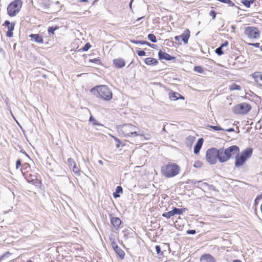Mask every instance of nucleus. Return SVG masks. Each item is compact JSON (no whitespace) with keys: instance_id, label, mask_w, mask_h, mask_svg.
<instances>
[{"instance_id":"obj_1","label":"nucleus","mask_w":262,"mask_h":262,"mask_svg":"<svg viewBox=\"0 0 262 262\" xmlns=\"http://www.w3.org/2000/svg\"><path fill=\"white\" fill-rule=\"evenodd\" d=\"M91 92L97 97L101 98L105 101L110 100L113 97L111 90L107 85H97L91 90Z\"/></svg>"},{"instance_id":"obj_2","label":"nucleus","mask_w":262,"mask_h":262,"mask_svg":"<svg viewBox=\"0 0 262 262\" xmlns=\"http://www.w3.org/2000/svg\"><path fill=\"white\" fill-rule=\"evenodd\" d=\"M180 171V166L173 163L164 165L161 168L162 174L166 178L174 177L179 173Z\"/></svg>"},{"instance_id":"obj_3","label":"nucleus","mask_w":262,"mask_h":262,"mask_svg":"<svg viewBox=\"0 0 262 262\" xmlns=\"http://www.w3.org/2000/svg\"><path fill=\"white\" fill-rule=\"evenodd\" d=\"M252 152V148H248L242 151L240 154L239 153L237 154L235 158V167H239L242 166L246 161V160L251 157Z\"/></svg>"},{"instance_id":"obj_4","label":"nucleus","mask_w":262,"mask_h":262,"mask_svg":"<svg viewBox=\"0 0 262 262\" xmlns=\"http://www.w3.org/2000/svg\"><path fill=\"white\" fill-rule=\"evenodd\" d=\"M137 127L131 124H124L120 126L118 128V130L121 135L124 137H129L131 136H137Z\"/></svg>"},{"instance_id":"obj_5","label":"nucleus","mask_w":262,"mask_h":262,"mask_svg":"<svg viewBox=\"0 0 262 262\" xmlns=\"http://www.w3.org/2000/svg\"><path fill=\"white\" fill-rule=\"evenodd\" d=\"M23 5L21 0H14L10 3L7 7L8 14L11 16H15L20 11Z\"/></svg>"},{"instance_id":"obj_6","label":"nucleus","mask_w":262,"mask_h":262,"mask_svg":"<svg viewBox=\"0 0 262 262\" xmlns=\"http://www.w3.org/2000/svg\"><path fill=\"white\" fill-rule=\"evenodd\" d=\"M218 149L211 148L206 152V160L210 164H214L217 162Z\"/></svg>"},{"instance_id":"obj_7","label":"nucleus","mask_w":262,"mask_h":262,"mask_svg":"<svg viewBox=\"0 0 262 262\" xmlns=\"http://www.w3.org/2000/svg\"><path fill=\"white\" fill-rule=\"evenodd\" d=\"M244 33L250 39H257L260 36L259 29L253 26L246 27L244 30Z\"/></svg>"},{"instance_id":"obj_8","label":"nucleus","mask_w":262,"mask_h":262,"mask_svg":"<svg viewBox=\"0 0 262 262\" xmlns=\"http://www.w3.org/2000/svg\"><path fill=\"white\" fill-rule=\"evenodd\" d=\"M251 109L250 104L246 103H242L237 104L233 108V112L236 114H245L248 113Z\"/></svg>"},{"instance_id":"obj_9","label":"nucleus","mask_w":262,"mask_h":262,"mask_svg":"<svg viewBox=\"0 0 262 262\" xmlns=\"http://www.w3.org/2000/svg\"><path fill=\"white\" fill-rule=\"evenodd\" d=\"M239 153V148L236 145H232L225 149V155H227L228 160L232 156L237 155Z\"/></svg>"},{"instance_id":"obj_10","label":"nucleus","mask_w":262,"mask_h":262,"mask_svg":"<svg viewBox=\"0 0 262 262\" xmlns=\"http://www.w3.org/2000/svg\"><path fill=\"white\" fill-rule=\"evenodd\" d=\"M183 212L182 209L174 208L172 210L163 213L162 216L167 219H169L176 214H182Z\"/></svg>"},{"instance_id":"obj_11","label":"nucleus","mask_w":262,"mask_h":262,"mask_svg":"<svg viewBox=\"0 0 262 262\" xmlns=\"http://www.w3.org/2000/svg\"><path fill=\"white\" fill-rule=\"evenodd\" d=\"M217 152V159L220 162L224 163L228 161V158L226 157L227 155L224 154L225 153V149L224 148L218 149Z\"/></svg>"},{"instance_id":"obj_12","label":"nucleus","mask_w":262,"mask_h":262,"mask_svg":"<svg viewBox=\"0 0 262 262\" xmlns=\"http://www.w3.org/2000/svg\"><path fill=\"white\" fill-rule=\"evenodd\" d=\"M159 58L160 60H166L167 61H170L175 58L174 57L170 55L165 52L160 50L158 53Z\"/></svg>"},{"instance_id":"obj_13","label":"nucleus","mask_w":262,"mask_h":262,"mask_svg":"<svg viewBox=\"0 0 262 262\" xmlns=\"http://www.w3.org/2000/svg\"><path fill=\"white\" fill-rule=\"evenodd\" d=\"M113 63L117 68H122L125 66V62L123 59L119 58L113 60Z\"/></svg>"},{"instance_id":"obj_14","label":"nucleus","mask_w":262,"mask_h":262,"mask_svg":"<svg viewBox=\"0 0 262 262\" xmlns=\"http://www.w3.org/2000/svg\"><path fill=\"white\" fill-rule=\"evenodd\" d=\"M201 262H214V257L209 254H205L201 256L200 258Z\"/></svg>"},{"instance_id":"obj_15","label":"nucleus","mask_w":262,"mask_h":262,"mask_svg":"<svg viewBox=\"0 0 262 262\" xmlns=\"http://www.w3.org/2000/svg\"><path fill=\"white\" fill-rule=\"evenodd\" d=\"M190 31L186 29L185 30L183 34L180 36V38L183 41L184 43L186 44L188 43V39L190 37Z\"/></svg>"},{"instance_id":"obj_16","label":"nucleus","mask_w":262,"mask_h":262,"mask_svg":"<svg viewBox=\"0 0 262 262\" xmlns=\"http://www.w3.org/2000/svg\"><path fill=\"white\" fill-rule=\"evenodd\" d=\"M203 141L204 140L203 138H200L198 139L196 144L194 145V153L195 154H198L202 146Z\"/></svg>"},{"instance_id":"obj_17","label":"nucleus","mask_w":262,"mask_h":262,"mask_svg":"<svg viewBox=\"0 0 262 262\" xmlns=\"http://www.w3.org/2000/svg\"><path fill=\"white\" fill-rule=\"evenodd\" d=\"M29 37L36 42L43 43V38L38 34H31L29 35Z\"/></svg>"},{"instance_id":"obj_18","label":"nucleus","mask_w":262,"mask_h":262,"mask_svg":"<svg viewBox=\"0 0 262 262\" xmlns=\"http://www.w3.org/2000/svg\"><path fill=\"white\" fill-rule=\"evenodd\" d=\"M111 222L114 228L116 229H118L119 228V226L121 224V220L116 217H113L111 219Z\"/></svg>"},{"instance_id":"obj_19","label":"nucleus","mask_w":262,"mask_h":262,"mask_svg":"<svg viewBox=\"0 0 262 262\" xmlns=\"http://www.w3.org/2000/svg\"><path fill=\"white\" fill-rule=\"evenodd\" d=\"M253 77L256 82L262 86V74L260 73H254Z\"/></svg>"},{"instance_id":"obj_20","label":"nucleus","mask_w":262,"mask_h":262,"mask_svg":"<svg viewBox=\"0 0 262 262\" xmlns=\"http://www.w3.org/2000/svg\"><path fill=\"white\" fill-rule=\"evenodd\" d=\"M144 62L147 65L149 66L156 65L158 63V61L157 59L151 57H148L145 58L144 60Z\"/></svg>"},{"instance_id":"obj_21","label":"nucleus","mask_w":262,"mask_h":262,"mask_svg":"<svg viewBox=\"0 0 262 262\" xmlns=\"http://www.w3.org/2000/svg\"><path fill=\"white\" fill-rule=\"evenodd\" d=\"M180 97L183 99V97L178 93L170 92L169 93V98L171 100H176Z\"/></svg>"},{"instance_id":"obj_22","label":"nucleus","mask_w":262,"mask_h":262,"mask_svg":"<svg viewBox=\"0 0 262 262\" xmlns=\"http://www.w3.org/2000/svg\"><path fill=\"white\" fill-rule=\"evenodd\" d=\"M15 26V23H11V25L7 27L8 28V31L7 32L6 35L8 37H11L13 36V31L14 30Z\"/></svg>"},{"instance_id":"obj_23","label":"nucleus","mask_w":262,"mask_h":262,"mask_svg":"<svg viewBox=\"0 0 262 262\" xmlns=\"http://www.w3.org/2000/svg\"><path fill=\"white\" fill-rule=\"evenodd\" d=\"M114 251L121 259L124 258L125 255L124 252L119 246H116Z\"/></svg>"},{"instance_id":"obj_24","label":"nucleus","mask_w":262,"mask_h":262,"mask_svg":"<svg viewBox=\"0 0 262 262\" xmlns=\"http://www.w3.org/2000/svg\"><path fill=\"white\" fill-rule=\"evenodd\" d=\"M123 192V189L121 186H118L116 188V191L113 193V196L115 198H117L120 196V193Z\"/></svg>"},{"instance_id":"obj_25","label":"nucleus","mask_w":262,"mask_h":262,"mask_svg":"<svg viewBox=\"0 0 262 262\" xmlns=\"http://www.w3.org/2000/svg\"><path fill=\"white\" fill-rule=\"evenodd\" d=\"M229 90L230 91L238 90L241 91L242 88L240 85L236 84V83H232L229 86Z\"/></svg>"},{"instance_id":"obj_26","label":"nucleus","mask_w":262,"mask_h":262,"mask_svg":"<svg viewBox=\"0 0 262 262\" xmlns=\"http://www.w3.org/2000/svg\"><path fill=\"white\" fill-rule=\"evenodd\" d=\"M203 186H207L208 189L209 190H212V191H217V190H216V189L215 188V186H214L213 185H209L208 184H207V183H204L203 184Z\"/></svg>"},{"instance_id":"obj_27","label":"nucleus","mask_w":262,"mask_h":262,"mask_svg":"<svg viewBox=\"0 0 262 262\" xmlns=\"http://www.w3.org/2000/svg\"><path fill=\"white\" fill-rule=\"evenodd\" d=\"M59 28L58 27L55 26V27H50L48 29V31L50 34L53 35L54 34V32L55 30H57Z\"/></svg>"},{"instance_id":"obj_28","label":"nucleus","mask_w":262,"mask_h":262,"mask_svg":"<svg viewBox=\"0 0 262 262\" xmlns=\"http://www.w3.org/2000/svg\"><path fill=\"white\" fill-rule=\"evenodd\" d=\"M130 42L135 44L148 45V42L147 41L130 40Z\"/></svg>"},{"instance_id":"obj_29","label":"nucleus","mask_w":262,"mask_h":262,"mask_svg":"<svg viewBox=\"0 0 262 262\" xmlns=\"http://www.w3.org/2000/svg\"><path fill=\"white\" fill-rule=\"evenodd\" d=\"M193 70L197 73H203L204 71V69L201 66H195Z\"/></svg>"},{"instance_id":"obj_30","label":"nucleus","mask_w":262,"mask_h":262,"mask_svg":"<svg viewBox=\"0 0 262 262\" xmlns=\"http://www.w3.org/2000/svg\"><path fill=\"white\" fill-rule=\"evenodd\" d=\"M148 39L152 42H156L157 39L156 36L153 34H149L147 36Z\"/></svg>"},{"instance_id":"obj_31","label":"nucleus","mask_w":262,"mask_h":262,"mask_svg":"<svg viewBox=\"0 0 262 262\" xmlns=\"http://www.w3.org/2000/svg\"><path fill=\"white\" fill-rule=\"evenodd\" d=\"M89 121L90 122L93 123V125L102 126V125L101 123L97 122V121L96 120V119L94 118L93 117V116H91L90 117Z\"/></svg>"},{"instance_id":"obj_32","label":"nucleus","mask_w":262,"mask_h":262,"mask_svg":"<svg viewBox=\"0 0 262 262\" xmlns=\"http://www.w3.org/2000/svg\"><path fill=\"white\" fill-rule=\"evenodd\" d=\"M207 126L210 128H212V129L215 130H217V131L224 130V129L223 128H222V127H221L219 126H212V125H208Z\"/></svg>"},{"instance_id":"obj_33","label":"nucleus","mask_w":262,"mask_h":262,"mask_svg":"<svg viewBox=\"0 0 262 262\" xmlns=\"http://www.w3.org/2000/svg\"><path fill=\"white\" fill-rule=\"evenodd\" d=\"M241 2L247 8H250L251 6V4L249 0H241Z\"/></svg>"},{"instance_id":"obj_34","label":"nucleus","mask_w":262,"mask_h":262,"mask_svg":"<svg viewBox=\"0 0 262 262\" xmlns=\"http://www.w3.org/2000/svg\"><path fill=\"white\" fill-rule=\"evenodd\" d=\"M215 52L216 54H217L219 56H221L224 54V52L223 51V48H222V47H219V48H217L215 50Z\"/></svg>"},{"instance_id":"obj_35","label":"nucleus","mask_w":262,"mask_h":262,"mask_svg":"<svg viewBox=\"0 0 262 262\" xmlns=\"http://www.w3.org/2000/svg\"><path fill=\"white\" fill-rule=\"evenodd\" d=\"M91 47V45L90 43H86L84 46L81 49L83 51H87Z\"/></svg>"},{"instance_id":"obj_36","label":"nucleus","mask_w":262,"mask_h":262,"mask_svg":"<svg viewBox=\"0 0 262 262\" xmlns=\"http://www.w3.org/2000/svg\"><path fill=\"white\" fill-rule=\"evenodd\" d=\"M73 171L75 173H78L80 171L79 168L76 166L75 163L73 164Z\"/></svg>"},{"instance_id":"obj_37","label":"nucleus","mask_w":262,"mask_h":262,"mask_svg":"<svg viewBox=\"0 0 262 262\" xmlns=\"http://www.w3.org/2000/svg\"><path fill=\"white\" fill-rule=\"evenodd\" d=\"M112 137L114 138V139L115 140V141L117 143V144H116V147L117 148H119L120 147V144L121 143L120 140L118 138H117L114 136H112Z\"/></svg>"},{"instance_id":"obj_38","label":"nucleus","mask_w":262,"mask_h":262,"mask_svg":"<svg viewBox=\"0 0 262 262\" xmlns=\"http://www.w3.org/2000/svg\"><path fill=\"white\" fill-rule=\"evenodd\" d=\"M137 53L139 56H145L146 55V53L143 50L137 51Z\"/></svg>"},{"instance_id":"obj_39","label":"nucleus","mask_w":262,"mask_h":262,"mask_svg":"<svg viewBox=\"0 0 262 262\" xmlns=\"http://www.w3.org/2000/svg\"><path fill=\"white\" fill-rule=\"evenodd\" d=\"M209 15L212 16V18L214 19L216 17V12L214 10H211L209 13Z\"/></svg>"},{"instance_id":"obj_40","label":"nucleus","mask_w":262,"mask_h":262,"mask_svg":"<svg viewBox=\"0 0 262 262\" xmlns=\"http://www.w3.org/2000/svg\"><path fill=\"white\" fill-rule=\"evenodd\" d=\"M110 241L111 242H113L115 241V235L113 234H111L109 237Z\"/></svg>"},{"instance_id":"obj_41","label":"nucleus","mask_w":262,"mask_h":262,"mask_svg":"<svg viewBox=\"0 0 262 262\" xmlns=\"http://www.w3.org/2000/svg\"><path fill=\"white\" fill-rule=\"evenodd\" d=\"M68 163L71 166L75 163L74 160L72 158H69L68 160Z\"/></svg>"},{"instance_id":"obj_42","label":"nucleus","mask_w":262,"mask_h":262,"mask_svg":"<svg viewBox=\"0 0 262 262\" xmlns=\"http://www.w3.org/2000/svg\"><path fill=\"white\" fill-rule=\"evenodd\" d=\"M187 233L188 234H195L196 231L195 230H188L187 231Z\"/></svg>"},{"instance_id":"obj_43","label":"nucleus","mask_w":262,"mask_h":262,"mask_svg":"<svg viewBox=\"0 0 262 262\" xmlns=\"http://www.w3.org/2000/svg\"><path fill=\"white\" fill-rule=\"evenodd\" d=\"M201 165H202V163L200 161L195 162L194 164V166L195 167H201Z\"/></svg>"},{"instance_id":"obj_44","label":"nucleus","mask_w":262,"mask_h":262,"mask_svg":"<svg viewBox=\"0 0 262 262\" xmlns=\"http://www.w3.org/2000/svg\"><path fill=\"white\" fill-rule=\"evenodd\" d=\"M155 249L158 254H159L161 252V247L160 246L157 245L155 247Z\"/></svg>"},{"instance_id":"obj_45","label":"nucleus","mask_w":262,"mask_h":262,"mask_svg":"<svg viewBox=\"0 0 262 262\" xmlns=\"http://www.w3.org/2000/svg\"><path fill=\"white\" fill-rule=\"evenodd\" d=\"M228 45H229V42L228 41H225L223 43H222L220 47H222V48H223L224 47L228 46Z\"/></svg>"},{"instance_id":"obj_46","label":"nucleus","mask_w":262,"mask_h":262,"mask_svg":"<svg viewBox=\"0 0 262 262\" xmlns=\"http://www.w3.org/2000/svg\"><path fill=\"white\" fill-rule=\"evenodd\" d=\"M21 165V160H17L16 162V167L17 169H18L19 166Z\"/></svg>"},{"instance_id":"obj_47","label":"nucleus","mask_w":262,"mask_h":262,"mask_svg":"<svg viewBox=\"0 0 262 262\" xmlns=\"http://www.w3.org/2000/svg\"><path fill=\"white\" fill-rule=\"evenodd\" d=\"M111 245H112V247H113V249H114V250H115V247H116V246H118L117 245V244H116V242H115H115H111Z\"/></svg>"},{"instance_id":"obj_48","label":"nucleus","mask_w":262,"mask_h":262,"mask_svg":"<svg viewBox=\"0 0 262 262\" xmlns=\"http://www.w3.org/2000/svg\"><path fill=\"white\" fill-rule=\"evenodd\" d=\"M11 25V23H10L9 20H6L4 24V25H6L7 27H8Z\"/></svg>"},{"instance_id":"obj_49","label":"nucleus","mask_w":262,"mask_h":262,"mask_svg":"<svg viewBox=\"0 0 262 262\" xmlns=\"http://www.w3.org/2000/svg\"><path fill=\"white\" fill-rule=\"evenodd\" d=\"M251 46H254V47L258 48L259 46V43H254L250 44Z\"/></svg>"},{"instance_id":"obj_50","label":"nucleus","mask_w":262,"mask_h":262,"mask_svg":"<svg viewBox=\"0 0 262 262\" xmlns=\"http://www.w3.org/2000/svg\"><path fill=\"white\" fill-rule=\"evenodd\" d=\"M90 61L93 62L97 63L99 61V59L94 58L93 59H91Z\"/></svg>"},{"instance_id":"obj_51","label":"nucleus","mask_w":262,"mask_h":262,"mask_svg":"<svg viewBox=\"0 0 262 262\" xmlns=\"http://www.w3.org/2000/svg\"><path fill=\"white\" fill-rule=\"evenodd\" d=\"M174 39H175V40L176 41L179 42L180 40V39H181L180 38V36H175Z\"/></svg>"},{"instance_id":"obj_52","label":"nucleus","mask_w":262,"mask_h":262,"mask_svg":"<svg viewBox=\"0 0 262 262\" xmlns=\"http://www.w3.org/2000/svg\"><path fill=\"white\" fill-rule=\"evenodd\" d=\"M225 130L228 132H233L234 130V129L233 128H230L229 129H226Z\"/></svg>"},{"instance_id":"obj_53","label":"nucleus","mask_w":262,"mask_h":262,"mask_svg":"<svg viewBox=\"0 0 262 262\" xmlns=\"http://www.w3.org/2000/svg\"><path fill=\"white\" fill-rule=\"evenodd\" d=\"M147 46H149V47H151V48H155V46H156L154 44H151L150 43L148 42V45H147Z\"/></svg>"},{"instance_id":"obj_54","label":"nucleus","mask_w":262,"mask_h":262,"mask_svg":"<svg viewBox=\"0 0 262 262\" xmlns=\"http://www.w3.org/2000/svg\"><path fill=\"white\" fill-rule=\"evenodd\" d=\"M249 1L250 3V4H251V5L252 4H253V3H254V2L256 1V0H249Z\"/></svg>"},{"instance_id":"obj_55","label":"nucleus","mask_w":262,"mask_h":262,"mask_svg":"<svg viewBox=\"0 0 262 262\" xmlns=\"http://www.w3.org/2000/svg\"><path fill=\"white\" fill-rule=\"evenodd\" d=\"M232 262H242V261L239 259H235V260H234Z\"/></svg>"},{"instance_id":"obj_56","label":"nucleus","mask_w":262,"mask_h":262,"mask_svg":"<svg viewBox=\"0 0 262 262\" xmlns=\"http://www.w3.org/2000/svg\"><path fill=\"white\" fill-rule=\"evenodd\" d=\"M79 2H88V0H79Z\"/></svg>"},{"instance_id":"obj_57","label":"nucleus","mask_w":262,"mask_h":262,"mask_svg":"<svg viewBox=\"0 0 262 262\" xmlns=\"http://www.w3.org/2000/svg\"><path fill=\"white\" fill-rule=\"evenodd\" d=\"M200 182H201V181H198V182H194V180H192L191 183L195 184L196 183H200Z\"/></svg>"},{"instance_id":"obj_58","label":"nucleus","mask_w":262,"mask_h":262,"mask_svg":"<svg viewBox=\"0 0 262 262\" xmlns=\"http://www.w3.org/2000/svg\"><path fill=\"white\" fill-rule=\"evenodd\" d=\"M259 199L258 197H257L255 200V203L256 204L257 203V200Z\"/></svg>"},{"instance_id":"obj_59","label":"nucleus","mask_w":262,"mask_h":262,"mask_svg":"<svg viewBox=\"0 0 262 262\" xmlns=\"http://www.w3.org/2000/svg\"><path fill=\"white\" fill-rule=\"evenodd\" d=\"M133 2V0H132V1H130V4H129V6H130V7H132V4Z\"/></svg>"},{"instance_id":"obj_60","label":"nucleus","mask_w":262,"mask_h":262,"mask_svg":"<svg viewBox=\"0 0 262 262\" xmlns=\"http://www.w3.org/2000/svg\"><path fill=\"white\" fill-rule=\"evenodd\" d=\"M143 18V17H140V18H138V19H137V21H138V20H139L141 19H142V18Z\"/></svg>"},{"instance_id":"obj_61","label":"nucleus","mask_w":262,"mask_h":262,"mask_svg":"<svg viewBox=\"0 0 262 262\" xmlns=\"http://www.w3.org/2000/svg\"><path fill=\"white\" fill-rule=\"evenodd\" d=\"M99 163L100 164H102V161L99 160Z\"/></svg>"},{"instance_id":"obj_62","label":"nucleus","mask_w":262,"mask_h":262,"mask_svg":"<svg viewBox=\"0 0 262 262\" xmlns=\"http://www.w3.org/2000/svg\"><path fill=\"white\" fill-rule=\"evenodd\" d=\"M27 262H33V261L31 260H27Z\"/></svg>"},{"instance_id":"obj_63","label":"nucleus","mask_w":262,"mask_h":262,"mask_svg":"<svg viewBox=\"0 0 262 262\" xmlns=\"http://www.w3.org/2000/svg\"><path fill=\"white\" fill-rule=\"evenodd\" d=\"M260 209H261V213H262V204L261 205V206H260Z\"/></svg>"},{"instance_id":"obj_64","label":"nucleus","mask_w":262,"mask_h":262,"mask_svg":"<svg viewBox=\"0 0 262 262\" xmlns=\"http://www.w3.org/2000/svg\"><path fill=\"white\" fill-rule=\"evenodd\" d=\"M56 4H59V2L57 1L56 2Z\"/></svg>"}]
</instances>
